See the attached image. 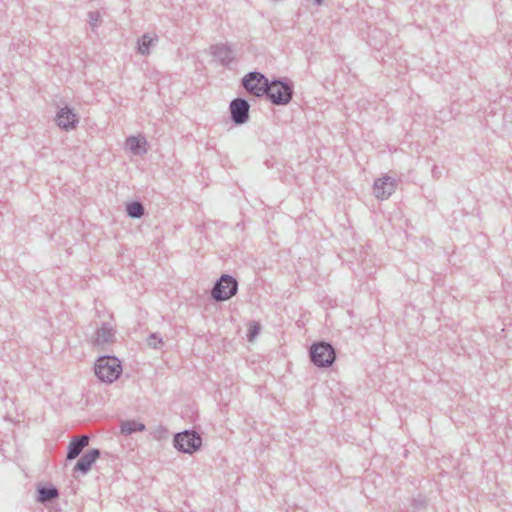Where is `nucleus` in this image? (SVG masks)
Segmentation results:
<instances>
[{"instance_id":"obj_1","label":"nucleus","mask_w":512,"mask_h":512,"mask_svg":"<svg viewBox=\"0 0 512 512\" xmlns=\"http://www.w3.org/2000/svg\"><path fill=\"white\" fill-rule=\"evenodd\" d=\"M294 95V84L287 78L269 80L263 73L258 72V98L264 97L276 106H284L291 102Z\"/></svg>"},{"instance_id":"obj_2","label":"nucleus","mask_w":512,"mask_h":512,"mask_svg":"<svg viewBox=\"0 0 512 512\" xmlns=\"http://www.w3.org/2000/svg\"><path fill=\"white\" fill-rule=\"evenodd\" d=\"M309 357L313 365L318 368H329L336 360V350L329 342H314L309 348Z\"/></svg>"},{"instance_id":"obj_3","label":"nucleus","mask_w":512,"mask_h":512,"mask_svg":"<svg viewBox=\"0 0 512 512\" xmlns=\"http://www.w3.org/2000/svg\"><path fill=\"white\" fill-rule=\"evenodd\" d=\"M121 365L115 357H101L95 365V373L104 382H113L121 373Z\"/></svg>"},{"instance_id":"obj_4","label":"nucleus","mask_w":512,"mask_h":512,"mask_svg":"<svg viewBox=\"0 0 512 512\" xmlns=\"http://www.w3.org/2000/svg\"><path fill=\"white\" fill-rule=\"evenodd\" d=\"M237 291V282L228 275H223L212 290V296L218 301L228 300Z\"/></svg>"},{"instance_id":"obj_5","label":"nucleus","mask_w":512,"mask_h":512,"mask_svg":"<svg viewBox=\"0 0 512 512\" xmlns=\"http://www.w3.org/2000/svg\"><path fill=\"white\" fill-rule=\"evenodd\" d=\"M174 443L179 450L191 454L200 448L202 440L195 432L185 431L175 436Z\"/></svg>"},{"instance_id":"obj_6","label":"nucleus","mask_w":512,"mask_h":512,"mask_svg":"<svg viewBox=\"0 0 512 512\" xmlns=\"http://www.w3.org/2000/svg\"><path fill=\"white\" fill-rule=\"evenodd\" d=\"M396 180L390 176L377 178L373 184L374 195L377 199H388L396 189Z\"/></svg>"},{"instance_id":"obj_7","label":"nucleus","mask_w":512,"mask_h":512,"mask_svg":"<svg viewBox=\"0 0 512 512\" xmlns=\"http://www.w3.org/2000/svg\"><path fill=\"white\" fill-rule=\"evenodd\" d=\"M232 119L237 124H242L248 119L249 105L243 99H235L230 104Z\"/></svg>"},{"instance_id":"obj_8","label":"nucleus","mask_w":512,"mask_h":512,"mask_svg":"<svg viewBox=\"0 0 512 512\" xmlns=\"http://www.w3.org/2000/svg\"><path fill=\"white\" fill-rule=\"evenodd\" d=\"M99 450L92 449L88 451L85 455L82 456V458L77 462L75 469L80 470L82 472H87L90 470L93 463L96 462V460L99 458Z\"/></svg>"},{"instance_id":"obj_9","label":"nucleus","mask_w":512,"mask_h":512,"mask_svg":"<svg viewBox=\"0 0 512 512\" xmlns=\"http://www.w3.org/2000/svg\"><path fill=\"white\" fill-rule=\"evenodd\" d=\"M89 438L85 435L72 440L68 446L67 459H75L84 447L88 445Z\"/></svg>"},{"instance_id":"obj_10","label":"nucleus","mask_w":512,"mask_h":512,"mask_svg":"<svg viewBox=\"0 0 512 512\" xmlns=\"http://www.w3.org/2000/svg\"><path fill=\"white\" fill-rule=\"evenodd\" d=\"M56 122L58 126L68 129L74 127V124L77 122V118L71 110L62 109L57 114Z\"/></svg>"},{"instance_id":"obj_11","label":"nucleus","mask_w":512,"mask_h":512,"mask_svg":"<svg viewBox=\"0 0 512 512\" xmlns=\"http://www.w3.org/2000/svg\"><path fill=\"white\" fill-rule=\"evenodd\" d=\"M146 141L144 138L139 137H130L126 141L127 147L133 152V153H141L146 150Z\"/></svg>"},{"instance_id":"obj_12","label":"nucleus","mask_w":512,"mask_h":512,"mask_svg":"<svg viewBox=\"0 0 512 512\" xmlns=\"http://www.w3.org/2000/svg\"><path fill=\"white\" fill-rule=\"evenodd\" d=\"M143 429V424H139L134 421H125L121 424V432L123 434H131L132 432L142 431Z\"/></svg>"},{"instance_id":"obj_13","label":"nucleus","mask_w":512,"mask_h":512,"mask_svg":"<svg viewBox=\"0 0 512 512\" xmlns=\"http://www.w3.org/2000/svg\"><path fill=\"white\" fill-rule=\"evenodd\" d=\"M427 505V498L421 494H418L416 497L412 499V507L415 512L425 510L427 508Z\"/></svg>"},{"instance_id":"obj_14","label":"nucleus","mask_w":512,"mask_h":512,"mask_svg":"<svg viewBox=\"0 0 512 512\" xmlns=\"http://www.w3.org/2000/svg\"><path fill=\"white\" fill-rule=\"evenodd\" d=\"M243 85L249 92H251L252 94H256V73H249L247 77L243 80Z\"/></svg>"},{"instance_id":"obj_15","label":"nucleus","mask_w":512,"mask_h":512,"mask_svg":"<svg viewBox=\"0 0 512 512\" xmlns=\"http://www.w3.org/2000/svg\"><path fill=\"white\" fill-rule=\"evenodd\" d=\"M58 492L54 488H41L39 490V500L45 502L47 500L57 497Z\"/></svg>"},{"instance_id":"obj_16","label":"nucleus","mask_w":512,"mask_h":512,"mask_svg":"<svg viewBox=\"0 0 512 512\" xmlns=\"http://www.w3.org/2000/svg\"><path fill=\"white\" fill-rule=\"evenodd\" d=\"M127 212L131 217H140L143 214V207L138 202L130 203L127 206Z\"/></svg>"},{"instance_id":"obj_17","label":"nucleus","mask_w":512,"mask_h":512,"mask_svg":"<svg viewBox=\"0 0 512 512\" xmlns=\"http://www.w3.org/2000/svg\"><path fill=\"white\" fill-rule=\"evenodd\" d=\"M152 42L153 40L151 38H149L148 36H143L142 41L139 45V52L141 54L148 53V47Z\"/></svg>"},{"instance_id":"obj_18","label":"nucleus","mask_w":512,"mask_h":512,"mask_svg":"<svg viewBox=\"0 0 512 512\" xmlns=\"http://www.w3.org/2000/svg\"><path fill=\"white\" fill-rule=\"evenodd\" d=\"M255 333H256V326H251L250 333H249L250 339L254 336Z\"/></svg>"},{"instance_id":"obj_19","label":"nucleus","mask_w":512,"mask_h":512,"mask_svg":"<svg viewBox=\"0 0 512 512\" xmlns=\"http://www.w3.org/2000/svg\"><path fill=\"white\" fill-rule=\"evenodd\" d=\"M324 3V0H314V4L317 6H321Z\"/></svg>"},{"instance_id":"obj_20","label":"nucleus","mask_w":512,"mask_h":512,"mask_svg":"<svg viewBox=\"0 0 512 512\" xmlns=\"http://www.w3.org/2000/svg\"><path fill=\"white\" fill-rule=\"evenodd\" d=\"M154 340H155V337L151 336L150 339H149V344L150 345H155V343L153 342Z\"/></svg>"},{"instance_id":"obj_21","label":"nucleus","mask_w":512,"mask_h":512,"mask_svg":"<svg viewBox=\"0 0 512 512\" xmlns=\"http://www.w3.org/2000/svg\"><path fill=\"white\" fill-rule=\"evenodd\" d=\"M257 329H258V334H259V333H260V329H261V327H260V324H259V323H258Z\"/></svg>"},{"instance_id":"obj_22","label":"nucleus","mask_w":512,"mask_h":512,"mask_svg":"<svg viewBox=\"0 0 512 512\" xmlns=\"http://www.w3.org/2000/svg\"><path fill=\"white\" fill-rule=\"evenodd\" d=\"M98 336H100V334H98ZM96 341L99 343L100 340H99V337L96 338Z\"/></svg>"}]
</instances>
